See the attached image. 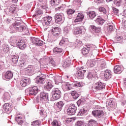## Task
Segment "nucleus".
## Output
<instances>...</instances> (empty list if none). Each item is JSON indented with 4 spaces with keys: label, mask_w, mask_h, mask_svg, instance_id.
Returning <instances> with one entry per match:
<instances>
[{
    "label": "nucleus",
    "mask_w": 126,
    "mask_h": 126,
    "mask_svg": "<svg viewBox=\"0 0 126 126\" xmlns=\"http://www.w3.org/2000/svg\"><path fill=\"white\" fill-rule=\"evenodd\" d=\"M29 63L27 60L23 59L21 62H20V67L23 68H26V73L28 75H32L33 73L34 72V68H33L32 65H28Z\"/></svg>",
    "instance_id": "obj_1"
},
{
    "label": "nucleus",
    "mask_w": 126,
    "mask_h": 126,
    "mask_svg": "<svg viewBox=\"0 0 126 126\" xmlns=\"http://www.w3.org/2000/svg\"><path fill=\"white\" fill-rule=\"evenodd\" d=\"M22 24V21H16L15 23L13 24V29L16 32H24L25 29H26V27L25 26H21Z\"/></svg>",
    "instance_id": "obj_2"
},
{
    "label": "nucleus",
    "mask_w": 126,
    "mask_h": 126,
    "mask_svg": "<svg viewBox=\"0 0 126 126\" xmlns=\"http://www.w3.org/2000/svg\"><path fill=\"white\" fill-rule=\"evenodd\" d=\"M26 94L30 96H35L39 92V89L36 86L30 88L25 90Z\"/></svg>",
    "instance_id": "obj_3"
},
{
    "label": "nucleus",
    "mask_w": 126,
    "mask_h": 126,
    "mask_svg": "<svg viewBox=\"0 0 126 126\" xmlns=\"http://www.w3.org/2000/svg\"><path fill=\"white\" fill-rule=\"evenodd\" d=\"M62 97V92L59 88H55L52 91V97L54 100H59Z\"/></svg>",
    "instance_id": "obj_4"
},
{
    "label": "nucleus",
    "mask_w": 126,
    "mask_h": 126,
    "mask_svg": "<svg viewBox=\"0 0 126 126\" xmlns=\"http://www.w3.org/2000/svg\"><path fill=\"white\" fill-rule=\"evenodd\" d=\"M76 111H77V107L75 106V105L70 104L67 110V114L68 116H73L75 115Z\"/></svg>",
    "instance_id": "obj_5"
},
{
    "label": "nucleus",
    "mask_w": 126,
    "mask_h": 126,
    "mask_svg": "<svg viewBox=\"0 0 126 126\" xmlns=\"http://www.w3.org/2000/svg\"><path fill=\"white\" fill-rule=\"evenodd\" d=\"M106 87V84H104L101 82H98L94 84V89L96 91H102Z\"/></svg>",
    "instance_id": "obj_6"
},
{
    "label": "nucleus",
    "mask_w": 126,
    "mask_h": 126,
    "mask_svg": "<svg viewBox=\"0 0 126 126\" xmlns=\"http://www.w3.org/2000/svg\"><path fill=\"white\" fill-rule=\"evenodd\" d=\"M46 74L43 73L40 74L35 79L36 83L37 84H43L45 81V79H46Z\"/></svg>",
    "instance_id": "obj_7"
},
{
    "label": "nucleus",
    "mask_w": 126,
    "mask_h": 126,
    "mask_svg": "<svg viewBox=\"0 0 126 126\" xmlns=\"http://www.w3.org/2000/svg\"><path fill=\"white\" fill-rule=\"evenodd\" d=\"M92 114L93 116H94V117L96 119L97 118L100 119V118H102V117L104 116V112L102 110H100V109L93 110L92 112Z\"/></svg>",
    "instance_id": "obj_8"
},
{
    "label": "nucleus",
    "mask_w": 126,
    "mask_h": 126,
    "mask_svg": "<svg viewBox=\"0 0 126 126\" xmlns=\"http://www.w3.org/2000/svg\"><path fill=\"white\" fill-rule=\"evenodd\" d=\"M93 45L92 44H87L85 47L82 49V53L83 55H87L89 54L90 50L92 49Z\"/></svg>",
    "instance_id": "obj_9"
},
{
    "label": "nucleus",
    "mask_w": 126,
    "mask_h": 126,
    "mask_svg": "<svg viewBox=\"0 0 126 126\" xmlns=\"http://www.w3.org/2000/svg\"><path fill=\"white\" fill-rule=\"evenodd\" d=\"M51 32L53 36L58 37L59 35H61V29L58 27L52 28L51 30Z\"/></svg>",
    "instance_id": "obj_10"
},
{
    "label": "nucleus",
    "mask_w": 126,
    "mask_h": 126,
    "mask_svg": "<svg viewBox=\"0 0 126 126\" xmlns=\"http://www.w3.org/2000/svg\"><path fill=\"white\" fill-rule=\"evenodd\" d=\"M54 19L56 23H59V22H62L64 19V16L62 13L56 14L55 16H54Z\"/></svg>",
    "instance_id": "obj_11"
},
{
    "label": "nucleus",
    "mask_w": 126,
    "mask_h": 126,
    "mask_svg": "<svg viewBox=\"0 0 126 126\" xmlns=\"http://www.w3.org/2000/svg\"><path fill=\"white\" fill-rule=\"evenodd\" d=\"M40 99L42 102H48L49 101V94L45 92L41 93Z\"/></svg>",
    "instance_id": "obj_12"
},
{
    "label": "nucleus",
    "mask_w": 126,
    "mask_h": 126,
    "mask_svg": "<svg viewBox=\"0 0 126 126\" xmlns=\"http://www.w3.org/2000/svg\"><path fill=\"white\" fill-rule=\"evenodd\" d=\"M52 18L51 16L45 17L42 19L43 25L44 26H48L50 25L51 21L52 20Z\"/></svg>",
    "instance_id": "obj_13"
},
{
    "label": "nucleus",
    "mask_w": 126,
    "mask_h": 126,
    "mask_svg": "<svg viewBox=\"0 0 126 126\" xmlns=\"http://www.w3.org/2000/svg\"><path fill=\"white\" fill-rule=\"evenodd\" d=\"M32 42L36 46H43L44 42L39 38L33 37L32 39Z\"/></svg>",
    "instance_id": "obj_14"
},
{
    "label": "nucleus",
    "mask_w": 126,
    "mask_h": 126,
    "mask_svg": "<svg viewBox=\"0 0 126 126\" xmlns=\"http://www.w3.org/2000/svg\"><path fill=\"white\" fill-rule=\"evenodd\" d=\"M124 70V67L122 65H117L114 66V72L115 73H122Z\"/></svg>",
    "instance_id": "obj_15"
},
{
    "label": "nucleus",
    "mask_w": 126,
    "mask_h": 126,
    "mask_svg": "<svg viewBox=\"0 0 126 126\" xmlns=\"http://www.w3.org/2000/svg\"><path fill=\"white\" fill-rule=\"evenodd\" d=\"M16 10V7L14 5L10 6L9 8L6 11L8 15H13Z\"/></svg>",
    "instance_id": "obj_16"
},
{
    "label": "nucleus",
    "mask_w": 126,
    "mask_h": 126,
    "mask_svg": "<svg viewBox=\"0 0 126 126\" xmlns=\"http://www.w3.org/2000/svg\"><path fill=\"white\" fill-rule=\"evenodd\" d=\"M73 33L75 35H79V34H82V31H83V27H77L74 28L73 30Z\"/></svg>",
    "instance_id": "obj_17"
},
{
    "label": "nucleus",
    "mask_w": 126,
    "mask_h": 126,
    "mask_svg": "<svg viewBox=\"0 0 126 126\" xmlns=\"http://www.w3.org/2000/svg\"><path fill=\"white\" fill-rule=\"evenodd\" d=\"M86 72V70H85L83 67H81L79 70L77 71V76L78 77H82L83 78L84 76V73Z\"/></svg>",
    "instance_id": "obj_18"
},
{
    "label": "nucleus",
    "mask_w": 126,
    "mask_h": 126,
    "mask_svg": "<svg viewBox=\"0 0 126 126\" xmlns=\"http://www.w3.org/2000/svg\"><path fill=\"white\" fill-rule=\"evenodd\" d=\"M17 45L20 50H23L26 48V44L23 40L18 41Z\"/></svg>",
    "instance_id": "obj_19"
},
{
    "label": "nucleus",
    "mask_w": 126,
    "mask_h": 126,
    "mask_svg": "<svg viewBox=\"0 0 126 126\" xmlns=\"http://www.w3.org/2000/svg\"><path fill=\"white\" fill-rule=\"evenodd\" d=\"M64 105V103L63 101H59L57 103L56 109L57 112H61V110H62L63 107Z\"/></svg>",
    "instance_id": "obj_20"
},
{
    "label": "nucleus",
    "mask_w": 126,
    "mask_h": 126,
    "mask_svg": "<svg viewBox=\"0 0 126 126\" xmlns=\"http://www.w3.org/2000/svg\"><path fill=\"white\" fill-rule=\"evenodd\" d=\"M104 77L106 79H110L112 77V71L109 69L104 71Z\"/></svg>",
    "instance_id": "obj_21"
},
{
    "label": "nucleus",
    "mask_w": 126,
    "mask_h": 126,
    "mask_svg": "<svg viewBox=\"0 0 126 126\" xmlns=\"http://www.w3.org/2000/svg\"><path fill=\"white\" fill-rule=\"evenodd\" d=\"M53 88V84H52V81H48L46 82L44 86V89L47 90V91H50L51 89Z\"/></svg>",
    "instance_id": "obj_22"
},
{
    "label": "nucleus",
    "mask_w": 126,
    "mask_h": 126,
    "mask_svg": "<svg viewBox=\"0 0 126 126\" xmlns=\"http://www.w3.org/2000/svg\"><path fill=\"white\" fill-rule=\"evenodd\" d=\"M5 79L10 80L13 77V73L11 71H7L4 74Z\"/></svg>",
    "instance_id": "obj_23"
},
{
    "label": "nucleus",
    "mask_w": 126,
    "mask_h": 126,
    "mask_svg": "<svg viewBox=\"0 0 126 126\" xmlns=\"http://www.w3.org/2000/svg\"><path fill=\"white\" fill-rule=\"evenodd\" d=\"M84 18V15L82 13H79L77 16L76 19L75 20V22H81Z\"/></svg>",
    "instance_id": "obj_24"
},
{
    "label": "nucleus",
    "mask_w": 126,
    "mask_h": 126,
    "mask_svg": "<svg viewBox=\"0 0 126 126\" xmlns=\"http://www.w3.org/2000/svg\"><path fill=\"white\" fill-rule=\"evenodd\" d=\"M30 82V79L26 78L20 81V84L22 87H26L27 86V84H29Z\"/></svg>",
    "instance_id": "obj_25"
},
{
    "label": "nucleus",
    "mask_w": 126,
    "mask_h": 126,
    "mask_svg": "<svg viewBox=\"0 0 126 126\" xmlns=\"http://www.w3.org/2000/svg\"><path fill=\"white\" fill-rule=\"evenodd\" d=\"M71 64H72V61L71 60H66L63 63V67H69Z\"/></svg>",
    "instance_id": "obj_26"
},
{
    "label": "nucleus",
    "mask_w": 126,
    "mask_h": 126,
    "mask_svg": "<svg viewBox=\"0 0 126 126\" xmlns=\"http://www.w3.org/2000/svg\"><path fill=\"white\" fill-rule=\"evenodd\" d=\"M86 113H87V108L86 107H83L79 109L77 116H83V115H85Z\"/></svg>",
    "instance_id": "obj_27"
},
{
    "label": "nucleus",
    "mask_w": 126,
    "mask_h": 126,
    "mask_svg": "<svg viewBox=\"0 0 126 126\" xmlns=\"http://www.w3.org/2000/svg\"><path fill=\"white\" fill-rule=\"evenodd\" d=\"M89 17H90V19H94L95 17H96V12L94 11H90L87 13Z\"/></svg>",
    "instance_id": "obj_28"
},
{
    "label": "nucleus",
    "mask_w": 126,
    "mask_h": 126,
    "mask_svg": "<svg viewBox=\"0 0 126 126\" xmlns=\"http://www.w3.org/2000/svg\"><path fill=\"white\" fill-rule=\"evenodd\" d=\"M98 63H100L101 69H104V68H106L107 67V64L104 60H100L98 61Z\"/></svg>",
    "instance_id": "obj_29"
},
{
    "label": "nucleus",
    "mask_w": 126,
    "mask_h": 126,
    "mask_svg": "<svg viewBox=\"0 0 126 126\" xmlns=\"http://www.w3.org/2000/svg\"><path fill=\"white\" fill-rule=\"evenodd\" d=\"M95 21L98 25H103L105 22V20L101 17H99L95 20Z\"/></svg>",
    "instance_id": "obj_30"
},
{
    "label": "nucleus",
    "mask_w": 126,
    "mask_h": 126,
    "mask_svg": "<svg viewBox=\"0 0 126 126\" xmlns=\"http://www.w3.org/2000/svg\"><path fill=\"white\" fill-rule=\"evenodd\" d=\"M3 100L4 102H6L7 101H9L10 100V95L9 93L6 92L3 95Z\"/></svg>",
    "instance_id": "obj_31"
},
{
    "label": "nucleus",
    "mask_w": 126,
    "mask_h": 126,
    "mask_svg": "<svg viewBox=\"0 0 126 126\" xmlns=\"http://www.w3.org/2000/svg\"><path fill=\"white\" fill-rule=\"evenodd\" d=\"M11 107V105L10 104L8 103H6L3 105V109L4 111H5V112H9V111H10V108Z\"/></svg>",
    "instance_id": "obj_32"
},
{
    "label": "nucleus",
    "mask_w": 126,
    "mask_h": 126,
    "mask_svg": "<svg viewBox=\"0 0 126 126\" xmlns=\"http://www.w3.org/2000/svg\"><path fill=\"white\" fill-rule=\"evenodd\" d=\"M15 121L19 125H22V123H23V120H22V117L21 115H17L15 118Z\"/></svg>",
    "instance_id": "obj_33"
},
{
    "label": "nucleus",
    "mask_w": 126,
    "mask_h": 126,
    "mask_svg": "<svg viewBox=\"0 0 126 126\" xmlns=\"http://www.w3.org/2000/svg\"><path fill=\"white\" fill-rule=\"evenodd\" d=\"M11 59L13 63H17L18 62V59H19V56H18V55H13L11 57Z\"/></svg>",
    "instance_id": "obj_34"
},
{
    "label": "nucleus",
    "mask_w": 126,
    "mask_h": 126,
    "mask_svg": "<svg viewBox=\"0 0 126 126\" xmlns=\"http://www.w3.org/2000/svg\"><path fill=\"white\" fill-rule=\"evenodd\" d=\"M91 29H92L93 31L95 32V33H99V32H101V28L96 27L94 25L91 26Z\"/></svg>",
    "instance_id": "obj_35"
},
{
    "label": "nucleus",
    "mask_w": 126,
    "mask_h": 126,
    "mask_svg": "<svg viewBox=\"0 0 126 126\" xmlns=\"http://www.w3.org/2000/svg\"><path fill=\"white\" fill-rule=\"evenodd\" d=\"M71 95L72 96L74 100H76V99H77L78 97H79V94H78L77 92L75 91H72L71 93Z\"/></svg>",
    "instance_id": "obj_36"
},
{
    "label": "nucleus",
    "mask_w": 126,
    "mask_h": 126,
    "mask_svg": "<svg viewBox=\"0 0 126 126\" xmlns=\"http://www.w3.org/2000/svg\"><path fill=\"white\" fill-rule=\"evenodd\" d=\"M54 81L55 82V84H59L61 83V81H62V77L60 76H56L54 77Z\"/></svg>",
    "instance_id": "obj_37"
},
{
    "label": "nucleus",
    "mask_w": 126,
    "mask_h": 126,
    "mask_svg": "<svg viewBox=\"0 0 126 126\" xmlns=\"http://www.w3.org/2000/svg\"><path fill=\"white\" fill-rule=\"evenodd\" d=\"M54 54H61L63 53V49L59 47H55L53 49Z\"/></svg>",
    "instance_id": "obj_38"
},
{
    "label": "nucleus",
    "mask_w": 126,
    "mask_h": 126,
    "mask_svg": "<svg viewBox=\"0 0 126 126\" xmlns=\"http://www.w3.org/2000/svg\"><path fill=\"white\" fill-rule=\"evenodd\" d=\"M73 86L74 87H82L83 86V83L80 82H75L73 83Z\"/></svg>",
    "instance_id": "obj_39"
},
{
    "label": "nucleus",
    "mask_w": 126,
    "mask_h": 126,
    "mask_svg": "<svg viewBox=\"0 0 126 126\" xmlns=\"http://www.w3.org/2000/svg\"><path fill=\"white\" fill-rule=\"evenodd\" d=\"M63 88H64L65 90H70L71 89V84H69V83H66L63 86Z\"/></svg>",
    "instance_id": "obj_40"
},
{
    "label": "nucleus",
    "mask_w": 126,
    "mask_h": 126,
    "mask_svg": "<svg viewBox=\"0 0 126 126\" xmlns=\"http://www.w3.org/2000/svg\"><path fill=\"white\" fill-rule=\"evenodd\" d=\"M2 48L4 53H8V52H9V46L7 44H3Z\"/></svg>",
    "instance_id": "obj_41"
},
{
    "label": "nucleus",
    "mask_w": 126,
    "mask_h": 126,
    "mask_svg": "<svg viewBox=\"0 0 126 126\" xmlns=\"http://www.w3.org/2000/svg\"><path fill=\"white\" fill-rule=\"evenodd\" d=\"M121 4H122V0H114L113 2L114 6H121Z\"/></svg>",
    "instance_id": "obj_42"
},
{
    "label": "nucleus",
    "mask_w": 126,
    "mask_h": 126,
    "mask_svg": "<svg viewBox=\"0 0 126 126\" xmlns=\"http://www.w3.org/2000/svg\"><path fill=\"white\" fill-rule=\"evenodd\" d=\"M89 124H90V125H91V126H97V125H98V124L97 123V121L93 119L90 120L89 121Z\"/></svg>",
    "instance_id": "obj_43"
},
{
    "label": "nucleus",
    "mask_w": 126,
    "mask_h": 126,
    "mask_svg": "<svg viewBox=\"0 0 126 126\" xmlns=\"http://www.w3.org/2000/svg\"><path fill=\"white\" fill-rule=\"evenodd\" d=\"M88 64L89 65V66H91V67H93V66H95V65L96 64V62H95L94 60H90L88 62Z\"/></svg>",
    "instance_id": "obj_44"
},
{
    "label": "nucleus",
    "mask_w": 126,
    "mask_h": 126,
    "mask_svg": "<svg viewBox=\"0 0 126 126\" xmlns=\"http://www.w3.org/2000/svg\"><path fill=\"white\" fill-rule=\"evenodd\" d=\"M94 71L89 72L88 74L87 77V78H88V79H92V78L94 77Z\"/></svg>",
    "instance_id": "obj_45"
},
{
    "label": "nucleus",
    "mask_w": 126,
    "mask_h": 126,
    "mask_svg": "<svg viewBox=\"0 0 126 126\" xmlns=\"http://www.w3.org/2000/svg\"><path fill=\"white\" fill-rule=\"evenodd\" d=\"M51 125L53 126H61V122L58 120H54L52 122Z\"/></svg>",
    "instance_id": "obj_46"
},
{
    "label": "nucleus",
    "mask_w": 126,
    "mask_h": 126,
    "mask_svg": "<svg viewBox=\"0 0 126 126\" xmlns=\"http://www.w3.org/2000/svg\"><path fill=\"white\" fill-rule=\"evenodd\" d=\"M68 41V39L67 38H63L60 41L59 45H60V46H63V44H65V43H67Z\"/></svg>",
    "instance_id": "obj_47"
},
{
    "label": "nucleus",
    "mask_w": 126,
    "mask_h": 126,
    "mask_svg": "<svg viewBox=\"0 0 126 126\" xmlns=\"http://www.w3.org/2000/svg\"><path fill=\"white\" fill-rule=\"evenodd\" d=\"M84 103V99L83 98H80L77 101V104L79 107L82 106Z\"/></svg>",
    "instance_id": "obj_48"
},
{
    "label": "nucleus",
    "mask_w": 126,
    "mask_h": 126,
    "mask_svg": "<svg viewBox=\"0 0 126 126\" xmlns=\"http://www.w3.org/2000/svg\"><path fill=\"white\" fill-rule=\"evenodd\" d=\"M66 12L68 15H71L75 12V10L74 9H68Z\"/></svg>",
    "instance_id": "obj_49"
},
{
    "label": "nucleus",
    "mask_w": 126,
    "mask_h": 126,
    "mask_svg": "<svg viewBox=\"0 0 126 126\" xmlns=\"http://www.w3.org/2000/svg\"><path fill=\"white\" fill-rule=\"evenodd\" d=\"M40 124H41V121H39V120H36L33 121L32 125L33 126H40Z\"/></svg>",
    "instance_id": "obj_50"
},
{
    "label": "nucleus",
    "mask_w": 126,
    "mask_h": 126,
    "mask_svg": "<svg viewBox=\"0 0 126 126\" xmlns=\"http://www.w3.org/2000/svg\"><path fill=\"white\" fill-rule=\"evenodd\" d=\"M108 106L110 107V108H114L115 107V101L113 100H109L108 103Z\"/></svg>",
    "instance_id": "obj_51"
},
{
    "label": "nucleus",
    "mask_w": 126,
    "mask_h": 126,
    "mask_svg": "<svg viewBox=\"0 0 126 126\" xmlns=\"http://www.w3.org/2000/svg\"><path fill=\"white\" fill-rule=\"evenodd\" d=\"M98 10L100 12H103V14H106L107 13V10H106L105 7H100L99 8Z\"/></svg>",
    "instance_id": "obj_52"
},
{
    "label": "nucleus",
    "mask_w": 126,
    "mask_h": 126,
    "mask_svg": "<svg viewBox=\"0 0 126 126\" xmlns=\"http://www.w3.org/2000/svg\"><path fill=\"white\" fill-rule=\"evenodd\" d=\"M76 126H84V122L79 121L76 122L75 123Z\"/></svg>",
    "instance_id": "obj_53"
},
{
    "label": "nucleus",
    "mask_w": 126,
    "mask_h": 126,
    "mask_svg": "<svg viewBox=\"0 0 126 126\" xmlns=\"http://www.w3.org/2000/svg\"><path fill=\"white\" fill-rule=\"evenodd\" d=\"M63 33L64 34V35H66L69 33V30H68V27H65L64 28L63 30Z\"/></svg>",
    "instance_id": "obj_54"
},
{
    "label": "nucleus",
    "mask_w": 126,
    "mask_h": 126,
    "mask_svg": "<svg viewBox=\"0 0 126 126\" xmlns=\"http://www.w3.org/2000/svg\"><path fill=\"white\" fill-rule=\"evenodd\" d=\"M119 11H120L119 10V9H118L116 8H114L113 9V12H114V14H115V15H117V16H120Z\"/></svg>",
    "instance_id": "obj_55"
},
{
    "label": "nucleus",
    "mask_w": 126,
    "mask_h": 126,
    "mask_svg": "<svg viewBox=\"0 0 126 126\" xmlns=\"http://www.w3.org/2000/svg\"><path fill=\"white\" fill-rule=\"evenodd\" d=\"M115 40L117 42H121L123 40V36H117L115 37Z\"/></svg>",
    "instance_id": "obj_56"
},
{
    "label": "nucleus",
    "mask_w": 126,
    "mask_h": 126,
    "mask_svg": "<svg viewBox=\"0 0 126 126\" xmlns=\"http://www.w3.org/2000/svg\"><path fill=\"white\" fill-rule=\"evenodd\" d=\"M39 113L40 114V115H41V116L45 117V115H46V111H45V110L43 109H41L39 110Z\"/></svg>",
    "instance_id": "obj_57"
},
{
    "label": "nucleus",
    "mask_w": 126,
    "mask_h": 126,
    "mask_svg": "<svg viewBox=\"0 0 126 126\" xmlns=\"http://www.w3.org/2000/svg\"><path fill=\"white\" fill-rule=\"evenodd\" d=\"M75 4L78 6H80L81 5V0H75Z\"/></svg>",
    "instance_id": "obj_58"
},
{
    "label": "nucleus",
    "mask_w": 126,
    "mask_h": 126,
    "mask_svg": "<svg viewBox=\"0 0 126 126\" xmlns=\"http://www.w3.org/2000/svg\"><path fill=\"white\" fill-rule=\"evenodd\" d=\"M49 64H51L52 66H55V61H54L53 59L51 58L50 59Z\"/></svg>",
    "instance_id": "obj_59"
},
{
    "label": "nucleus",
    "mask_w": 126,
    "mask_h": 126,
    "mask_svg": "<svg viewBox=\"0 0 126 126\" xmlns=\"http://www.w3.org/2000/svg\"><path fill=\"white\" fill-rule=\"evenodd\" d=\"M107 29L108 30H109V31H113V30H114V28L113 27V25H108L107 27Z\"/></svg>",
    "instance_id": "obj_60"
},
{
    "label": "nucleus",
    "mask_w": 126,
    "mask_h": 126,
    "mask_svg": "<svg viewBox=\"0 0 126 126\" xmlns=\"http://www.w3.org/2000/svg\"><path fill=\"white\" fill-rule=\"evenodd\" d=\"M24 32H25V34H26V35H30V33H29V31L28 30V29H27V28H26V27Z\"/></svg>",
    "instance_id": "obj_61"
},
{
    "label": "nucleus",
    "mask_w": 126,
    "mask_h": 126,
    "mask_svg": "<svg viewBox=\"0 0 126 126\" xmlns=\"http://www.w3.org/2000/svg\"><path fill=\"white\" fill-rule=\"evenodd\" d=\"M123 9L124 11L123 12V16H125V17H126V8L124 7Z\"/></svg>",
    "instance_id": "obj_62"
},
{
    "label": "nucleus",
    "mask_w": 126,
    "mask_h": 126,
    "mask_svg": "<svg viewBox=\"0 0 126 126\" xmlns=\"http://www.w3.org/2000/svg\"><path fill=\"white\" fill-rule=\"evenodd\" d=\"M55 9L56 11H60V10H62L63 9V6H61L56 8Z\"/></svg>",
    "instance_id": "obj_63"
},
{
    "label": "nucleus",
    "mask_w": 126,
    "mask_h": 126,
    "mask_svg": "<svg viewBox=\"0 0 126 126\" xmlns=\"http://www.w3.org/2000/svg\"><path fill=\"white\" fill-rule=\"evenodd\" d=\"M76 44H77V45H78V46H81L82 45V41H81L80 40H78L76 42Z\"/></svg>",
    "instance_id": "obj_64"
}]
</instances>
